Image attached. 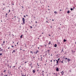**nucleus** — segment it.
I'll return each instance as SVG.
<instances>
[{
	"label": "nucleus",
	"instance_id": "1",
	"mask_svg": "<svg viewBox=\"0 0 76 76\" xmlns=\"http://www.w3.org/2000/svg\"><path fill=\"white\" fill-rule=\"evenodd\" d=\"M22 20H23V24H25V19L24 18H22Z\"/></svg>",
	"mask_w": 76,
	"mask_h": 76
},
{
	"label": "nucleus",
	"instance_id": "2",
	"mask_svg": "<svg viewBox=\"0 0 76 76\" xmlns=\"http://www.w3.org/2000/svg\"><path fill=\"white\" fill-rule=\"evenodd\" d=\"M67 60L68 61H71V59H70L69 58L67 59V58H65V59L66 60H67Z\"/></svg>",
	"mask_w": 76,
	"mask_h": 76
},
{
	"label": "nucleus",
	"instance_id": "3",
	"mask_svg": "<svg viewBox=\"0 0 76 76\" xmlns=\"http://www.w3.org/2000/svg\"><path fill=\"white\" fill-rule=\"evenodd\" d=\"M32 72L34 73H35V69H34L33 70Z\"/></svg>",
	"mask_w": 76,
	"mask_h": 76
},
{
	"label": "nucleus",
	"instance_id": "4",
	"mask_svg": "<svg viewBox=\"0 0 76 76\" xmlns=\"http://www.w3.org/2000/svg\"><path fill=\"white\" fill-rule=\"evenodd\" d=\"M48 45H51V42L50 41H49L48 43Z\"/></svg>",
	"mask_w": 76,
	"mask_h": 76
},
{
	"label": "nucleus",
	"instance_id": "5",
	"mask_svg": "<svg viewBox=\"0 0 76 76\" xmlns=\"http://www.w3.org/2000/svg\"><path fill=\"white\" fill-rule=\"evenodd\" d=\"M56 71H57V72H58L59 69H58V68H56Z\"/></svg>",
	"mask_w": 76,
	"mask_h": 76
},
{
	"label": "nucleus",
	"instance_id": "6",
	"mask_svg": "<svg viewBox=\"0 0 76 76\" xmlns=\"http://www.w3.org/2000/svg\"><path fill=\"white\" fill-rule=\"evenodd\" d=\"M37 53H39V51H38V50H37V51L36 52V54H37Z\"/></svg>",
	"mask_w": 76,
	"mask_h": 76
},
{
	"label": "nucleus",
	"instance_id": "7",
	"mask_svg": "<svg viewBox=\"0 0 76 76\" xmlns=\"http://www.w3.org/2000/svg\"><path fill=\"white\" fill-rule=\"evenodd\" d=\"M3 51V49H1V48H0V51Z\"/></svg>",
	"mask_w": 76,
	"mask_h": 76
},
{
	"label": "nucleus",
	"instance_id": "8",
	"mask_svg": "<svg viewBox=\"0 0 76 76\" xmlns=\"http://www.w3.org/2000/svg\"><path fill=\"white\" fill-rule=\"evenodd\" d=\"M62 73H61V74L62 76H63V75H64V72H63V71H62Z\"/></svg>",
	"mask_w": 76,
	"mask_h": 76
},
{
	"label": "nucleus",
	"instance_id": "9",
	"mask_svg": "<svg viewBox=\"0 0 76 76\" xmlns=\"http://www.w3.org/2000/svg\"><path fill=\"white\" fill-rule=\"evenodd\" d=\"M54 47H57V44H55L54 45Z\"/></svg>",
	"mask_w": 76,
	"mask_h": 76
},
{
	"label": "nucleus",
	"instance_id": "10",
	"mask_svg": "<svg viewBox=\"0 0 76 76\" xmlns=\"http://www.w3.org/2000/svg\"><path fill=\"white\" fill-rule=\"evenodd\" d=\"M15 50H13V52H12V53H15Z\"/></svg>",
	"mask_w": 76,
	"mask_h": 76
},
{
	"label": "nucleus",
	"instance_id": "11",
	"mask_svg": "<svg viewBox=\"0 0 76 76\" xmlns=\"http://www.w3.org/2000/svg\"><path fill=\"white\" fill-rule=\"evenodd\" d=\"M64 42H66L67 41V40L65 39H64Z\"/></svg>",
	"mask_w": 76,
	"mask_h": 76
},
{
	"label": "nucleus",
	"instance_id": "12",
	"mask_svg": "<svg viewBox=\"0 0 76 76\" xmlns=\"http://www.w3.org/2000/svg\"><path fill=\"white\" fill-rule=\"evenodd\" d=\"M54 13H55V14H57V12H56V11H55L54 12Z\"/></svg>",
	"mask_w": 76,
	"mask_h": 76
},
{
	"label": "nucleus",
	"instance_id": "13",
	"mask_svg": "<svg viewBox=\"0 0 76 76\" xmlns=\"http://www.w3.org/2000/svg\"><path fill=\"white\" fill-rule=\"evenodd\" d=\"M56 63H57V65H58V61H57L56 62Z\"/></svg>",
	"mask_w": 76,
	"mask_h": 76
},
{
	"label": "nucleus",
	"instance_id": "14",
	"mask_svg": "<svg viewBox=\"0 0 76 76\" xmlns=\"http://www.w3.org/2000/svg\"><path fill=\"white\" fill-rule=\"evenodd\" d=\"M70 13V11H67V13Z\"/></svg>",
	"mask_w": 76,
	"mask_h": 76
},
{
	"label": "nucleus",
	"instance_id": "15",
	"mask_svg": "<svg viewBox=\"0 0 76 76\" xmlns=\"http://www.w3.org/2000/svg\"><path fill=\"white\" fill-rule=\"evenodd\" d=\"M30 53H32V54H33V52H32V51H31L30 52Z\"/></svg>",
	"mask_w": 76,
	"mask_h": 76
},
{
	"label": "nucleus",
	"instance_id": "16",
	"mask_svg": "<svg viewBox=\"0 0 76 76\" xmlns=\"http://www.w3.org/2000/svg\"><path fill=\"white\" fill-rule=\"evenodd\" d=\"M6 70H5L4 71H3V72H4L5 73V72H6Z\"/></svg>",
	"mask_w": 76,
	"mask_h": 76
},
{
	"label": "nucleus",
	"instance_id": "17",
	"mask_svg": "<svg viewBox=\"0 0 76 76\" xmlns=\"http://www.w3.org/2000/svg\"><path fill=\"white\" fill-rule=\"evenodd\" d=\"M22 36H23V35H22L20 37V38H22Z\"/></svg>",
	"mask_w": 76,
	"mask_h": 76
},
{
	"label": "nucleus",
	"instance_id": "18",
	"mask_svg": "<svg viewBox=\"0 0 76 76\" xmlns=\"http://www.w3.org/2000/svg\"><path fill=\"white\" fill-rule=\"evenodd\" d=\"M70 10H72H72H73V8H71Z\"/></svg>",
	"mask_w": 76,
	"mask_h": 76
},
{
	"label": "nucleus",
	"instance_id": "19",
	"mask_svg": "<svg viewBox=\"0 0 76 76\" xmlns=\"http://www.w3.org/2000/svg\"><path fill=\"white\" fill-rule=\"evenodd\" d=\"M61 62L62 63H63V64H64V63H63V61H61Z\"/></svg>",
	"mask_w": 76,
	"mask_h": 76
},
{
	"label": "nucleus",
	"instance_id": "20",
	"mask_svg": "<svg viewBox=\"0 0 76 76\" xmlns=\"http://www.w3.org/2000/svg\"><path fill=\"white\" fill-rule=\"evenodd\" d=\"M3 45H4V44H2L1 45L2 46H3Z\"/></svg>",
	"mask_w": 76,
	"mask_h": 76
},
{
	"label": "nucleus",
	"instance_id": "21",
	"mask_svg": "<svg viewBox=\"0 0 76 76\" xmlns=\"http://www.w3.org/2000/svg\"><path fill=\"white\" fill-rule=\"evenodd\" d=\"M0 56H2V53H0Z\"/></svg>",
	"mask_w": 76,
	"mask_h": 76
},
{
	"label": "nucleus",
	"instance_id": "22",
	"mask_svg": "<svg viewBox=\"0 0 76 76\" xmlns=\"http://www.w3.org/2000/svg\"><path fill=\"white\" fill-rule=\"evenodd\" d=\"M59 60H60V58H59L58 60V61H59Z\"/></svg>",
	"mask_w": 76,
	"mask_h": 76
},
{
	"label": "nucleus",
	"instance_id": "23",
	"mask_svg": "<svg viewBox=\"0 0 76 76\" xmlns=\"http://www.w3.org/2000/svg\"><path fill=\"white\" fill-rule=\"evenodd\" d=\"M22 76H26V75H22Z\"/></svg>",
	"mask_w": 76,
	"mask_h": 76
},
{
	"label": "nucleus",
	"instance_id": "24",
	"mask_svg": "<svg viewBox=\"0 0 76 76\" xmlns=\"http://www.w3.org/2000/svg\"><path fill=\"white\" fill-rule=\"evenodd\" d=\"M5 42V41H4V42H3V44H4Z\"/></svg>",
	"mask_w": 76,
	"mask_h": 76
},
{
	"label": "nucleus",
	"instance_id": "25",
	"mask_svg": "<svg viewBox=\"0 0 76 76\" xmlns=\"http://www.w3.org/2000/svg\"><path fill=\"white\" fill-rule=\"evenodd\" d=\"M26 16L25 15H24V18H26Z\"/></svg>",
	"mask_w": 76,
	"mask_h": 76
},
{
	"label": "nucleus",
	"instance_id": "26",
	"mask_svg": "<svg viewBox=\"0 0 76 76\" xmlns=\"http://www.w3.org/2000/svg\"><path fill=\"white\" fill-rule=\"evenodd\" d=\"M4 76H8L7 75H4Z\"/></svg>",
	"mask_w": 76,
	"mask_h": 76
},
{
	"label": "nucleus",
	"instance_id": "27",
	"mask_svg": "<svg viewBox=\"0 0 76 76\" xmlns=\"http://www.w3.org/2000/svg\"><path fill=\"white\" fill-rule=\"evenodd\" d=\"M48 52H50V50H48Z\"/></svg>",
	"mask_w": 76,
	"mask_h": 76
},
{
	"label": "nucleus",
	"instance_id": "28",
	"mask_svg": "<svg viewBox=\"0 0 76 76\" xmlns=\"http://www.w3.org/2000/svg\"><path fill=\"white\" fill-rule=\"evenodd\" d=\"M8 49H10V47H8Z\"/></svg>",
	"mask_w": 76,
	"mask_h": 76
},
{
	"label": "nucleus",
	"instance_id": "29",
	"mask_svg": "<svg viewBox=\"0 0 76 76\" xmlns=\"http://www.w3.org/2000/svg\"><path fill=\"white\" fill-rule=\"evenodd\" d=\"M42 75H44V73H42Z\"/></svg>",
	"mask_w": 76,
	"mask_h": 76
},
{
	"label": "nucleus",
	"instance_id": "30",
	"mask_svg": "<svg viewBox=\"0 0 76 76\" xmlns=\"http://www.w3.org/2000/svg\"><path fill=\"white\" fill-rule=\"evenodd\" d=\"M30 28H32V26H30Z\"/></svg>",
	"mask_w": 76,
	"mask_h": 76
},
{
	"label": "nucleus",
	"instance_id": "31",
	"mask_svg": "<svg viewBox=\"0 0 76 76\" xmlns=\"http://www.w3.org/2000/svg\"><path fill=\"white\" fill-rule=\"evenodd\" d=\"M11 47H12V48H13V46H12Z\"/></svg>",
	"mask_w": 76,
	"mask_h": 76
},
{
	"label": "nucleus",
	"instance_id": "32",
	"mask_svg": "<svg viewBox=\"0 0 76 76\" xmlns=\"http://www.w3.org/2000/svg\"><path fill=\"white\" fill-rule=\"evenodd\" d=\"M22 9H23V7L22 6Z\"/></svg>",
	"mask_w": 76,
	"mask_h": 76
},
{
	"label": "nucleus",
	"instance_id": "33",
	"mask_svg": "<svg viewBox=\"0 0 76 76\" xmlns=\"http://www.w3.org/2000/svg\"><path fill=\"white\" fill-rule=\"evenodd\" d=\"M26 63H27V62L26 61L24 63L25 64Z\"/></svg>",
	"mask_w": 76,
	"mask_h": 76
},
{
	"label": "nucleus",
	"instance_id": "34",
	"mask_svg": "<svg viewBox=\"0 0 76 76\" xmlns=\"http://www.w3.org/2000/svg\"><path fill=\"white\" fill-rule=\"evenodd\" d=\"M44 71H42V73H44Z\"/></svg>",
	"mask_w": 76,
	"mask_h": 76
},
{
	"label": "nucleus",
	"instance_id": "35",
	"mask_svg": "<svg viewBox=\"0 0 76 76\" xmlns=\"http://www.w3.org/2000/svg\"><path fill=\"white\" fill-rule=\"evenodd\" d=\"M61 10H60V12H61Z\"/></svg>",
	"mask_w": 76,
	"mask_h": 76
},
{
	"label": "nucleus",
	"instance_id": "36",
	"mask_svg": "<svg viewBox=\"0 0 76 76\" xmlns=\"http://www.w3.org/2000/svg\"><path fill=\"white\" fill-rule=\"evenodd\" d=\"M46 62H47V59H46Z\"/></svg>",
	"mask_w": 76,
	"mask_h": 76
},
{
	"label": "nucleus",
	"instance_id": "37",
	"mask_svg": "<svg viewBox=\"0 0 76 76\" xmlns=\"http://www.w3.org/2000/svg\"><path fill=\"white\" fill-rule=\"evenodd\" d=\"M37 65H38V66H39V65H38V64H37Z\"/></svg>",
	"mask_w": 76,
	"mask_h": 76
},
{
	"label": "nucleus",
	"instance_id": "38",
	"mask_svg": "<svg viewBox=\"0 0 76 76\" xmlns=\"http://www.w3.org/2000/svg\"><path fill=\"white\" fill-rule=\"evenodd\" d=\"M17 44H18V42H17Z\"/></svg>",
	"mask_w": 76,
	"mask_h": 76
},
{
	"label": "nucleus",
	"instance_id": "39",
	"mask_svg": "<svg viewBox=\"0 0 76 76\" xmlns=\"http://www.w3.org/2000/svg\"><path fill=\"white\" fill-rule=\"evenodd\" d=\"M42 34H44V33H43V32L42 33Z\"/></svg>",
	"mask_w": 76,
	"mask_h": 76
},
{
	"label": "nucleus",
	"instance_id": "40",
	"mask_svg": "<svg viewBox=\"0 0 76 76\" xmlns=\"http://www.w3.org/2000/svg\"><path fill=\"white\" fill-rule=\"evenodd\" d=\"M62 51H63V49L62 50Z\"/></svg>",
	"mask_w": 76,
	"mask_h": 76
},
{
	"label": "nucleus",
	"instance_id": "41",
	"mask_svg": "<svg viewBox=\"0 0 76 76\" xmlns=\"http://www.w3.org/2000/svg\"><path fill=\"white\" fill-rule=\"evenodd\" d=\"M51 56H53V54H51Z\"/></svg>",
	"mask_w": 76,
	"mask_h": 76
},
{
	"label": "nucleus",
	"instance_id": "42",
	"mask_svg": "<svg viewBox=\"0 0 76 76\" xmlns=\"http://www.w3.org/2000/svg\"><path fill=\"white\" fill-rule=\"evenodd\" d=\"M9 12H10V10L9 11Z\"/></svg>",
	"mask_w": 76,
	"mask_h": 76
},
{
	"label": "nucleus",
	"instance_id": "43",
	"mask_svg": "<svg viewBox=\"0 0 76 76\" xmlns=\"http://www.w3.org/2000/svg\"><path fill=\"white\" fill-rule=\"evenodd\" d=\"M40 60H41V61H42V59H41Z\"/></svg>",
	"mask_w": 76,
	"mask_h": 76
},
{
	"label": "nucleus",
	"instance_id": "44",
	"mask_svg": "<svg viewBox=\"0 0 76 76\" xmlns=\"http://www.w3.org/2000/svg\"><path fill=\"white\" fill-rule=\"evenodd\" d=\"M50 28H52V26H50Z\"/></svg>",
	"mask_w": 76,
	"mask_h": 76
},
{
	"label": "nucleus",
	"instance_id": "45",
	"mask_svg": "<svg viewBox=\"0 0 76 76\" xmlns=\"http://www.w3.org/2000/svg\"><path fill=\"white\" fill-rule=\"evenodd\" d=\"M49 36H51V35H50V34H49Z\"/></svg>",
	"mask_w": 76,
	"mask_h": 76
},
{
	"label": "nucleus",
	"instance_id": "46",
	"mask_svg": "<svg viewBox=\"0 0 76 76\" xmlns=\"http://www.w3.org/2000/svg\"><path fill=\"white\" fill-rule=\"evenodd\" d=\"M73 8L75 9V7H73Z\"/></svg>",
	"mask_w": 76,
	"mask_h": 76
},
{
	"label": "nucleus",
	"instance_id": "47",
	"mask_svg": "<svg viewBox=\"0 0 76 76\" xmlns=\"http://www.w3.org/2000/svg\"><path fill=\"white\" fill-rule=\"evenodd\" d=\"M50 61H51V62H52V60H51Z\"/></svg>",
	"mask_w": 76,
	"mask_h": 76
},
{
	"label": "nucleus",
	"instance_id": "48",
	"mask_svg": "<svg viewBox=\"0 0 76 76\" xmlns=\"http://www.w3.org/2000/svg\"><path fill=\"white\" fill-rule=\"evenodd\" d=\"M6 15H7V13H6Z\"/></svg>",
	"mask_w": 76,
	"mask_h": 76
},
{
	"label": "nucleus",
	"instance_id": "49",
	"mask_svg": "<svg viewBox=\"0 0 76 76\" xmlns=\"http://www.w3.org/2000/svg\"><path fill=\"white\" fill-rule=\"evenodd\" d=\"M61 73H63V72H61Z\"/></svg>",
	"mask_w": 76,
	"mask_h": 76
},
{
	"label": "nucleus",
	"instance_id": "50",
	"mask_svg": "<svg viewBox=\"0 0 76 76\" xmlns=\"http://www.w3.org/2000/svg\"><path fill=\"white\" fill-rule=\"evenodd\" d=\"M31 68H33V67L32 66H31Z\"/></svg>",
	"mask_w": 76,
	"mask_h": 76
},
{
	"label": "nucleus",
	"instance_id": "51",
	"mask_svg": "<svg viewBox=\"0 0 76 76\" xmlns=\"http://www.w3.org/2000/svg\"><path fill=\"white\" fill-rule=\"evenodd\" d=\"M47 23H48V21H46Z\"/></svg>",
	"mask_w": 76,
	"mask_h": 76
},
{
	"label": "nucleus",
	"instance_id": "52",
	"mask_svg": "<svg viewBox=\"0 0 76 76\" xmlns=\"http://www.w3.org/2000/svg\"><path fill=\"white\" fill-rule=\"evenodd\" d=\"M14 42H13V44H14Z\"/></svg>",
	"mask_w": 76,
	"mask_h": 76
},
{
	"label": "nucleus",
	"instance_id": "53",
	"mask_svg": "<svg viewBox=\"0 0 76 76\" xmlns=\"http://www.w3.org/2000/svg\"><path fill=\"white\" fill-rule=\"evenodd\" d=\"M56 61H57V60H56Z\"/></svg>",
	"mask_w": 76,
	"mask_h": 76
},
{
	"label": "nucleus",
	"instance_id": "54",
	"mask_svg": "<svg viewBox=\"0 0 76 76\" xmlns=\"http://www.w3.org/2000/svg\"><path fill=\"white\" fill-rule=\"evenodd\" d=\"M52 21H54V20L53 19L52 20Z\"/></svg>",
	"mask_w": 76,
	"mask_h": 76
},
{
	"label": "nucleus",
	"instance_id": "55",
	"mask_svg": "<svg viewBox=\"0 0 76 76\" xmlns=\"http://www.w3.org/2000/svg\"><path fill=\"white\" fill-rule=\"evenodd\" d=\"M35 23H37V22L36 21V22H35Z\"/></svg>",
	"mask_w": 76,
	"mask_h": 76
},
{
	"label": "nucleus",
	"instance_id": "56",
	"mask_svg": "<svg viewBox=\"0 0 76 76\" xmlns=\"http://www.w3.org/2000/svg\"><path fill=\"white\" fill-rule=\"evenodd\" d=\"M33 58H34L35 57L34 56V57H33Z\"/></svg>",
	"mask_w": 76,
	"mask_h": 76
},
{
	"label": "nucleus",
	"instance_id": "57",
	"mask_svg": "<svg viewBox=\"0 0 76 76\" xmlns=\"http://www.w3.org/2000/svg\"><path fill=\"white\" fill-rule=\"evenodd\" d=\"M3 5H4H4H5L4 4H3Z\"/></svg>",
	"mask_w": 76,
	"mask_h": 76
},
{
	"label": "nucleus",
	"instance_id": "58",
	"mask_svg": "<svg viewBox=\"0 0 76 76\" xmlns=\"http://www.w3.org/2000/svg\"><path fill=\"white\" fill-rule=\"evenodd\" d=\"M13 67H15V66H13Z\"/></svg>",
	"mask_w": 76,
	"mask_h": 76
},
{
	"label": "nucleus",
	"instance_id": "59",
	"mask_svg": "<svg viewBox=\"0 0 76 76\" xmlns=\"http://www.w3.org/2000/svg\"><path fill=\"white\" fill-rule=\"evenodd\" d=\"M53 61L55 62V60H54Z\"/></svg>",
	"mask_w": 76,
	"mask_h": 76
},
{
	"label": "nucleus",
	"instance_id": "60",
	"mask_svg": "<svg viewBox=\"0 0 76 76\" xmlns=\"http://www.w3.org/2000/svg\"><path fill=\"white\" fill-rule=\"evenodd\" d=\"M1 22H2V20H1Z\"/></svg>",
	"mask_w": 76,
	"mask_h": 76
},
{
	"label": "nucleus",
	"instance_id": "61",
	"mask_svg": "<svg viewBox=\"0 0 76 76\" xmlns=\"http://www.w3.org/2000/svg\"><path fill=\"white\" fill-rule=\"evenodd\" d=\"M16 16H15L14 17V18H16Z\"/></svg>",
	"mask_w": 76,
	"mask_h": 76
},
{
	"label": "nucleus",
	"instance_id": "62",
	"mask_svg": "<svg viewBox=\"0 0 76 76\" xmlns=\"http://www.w3.org/2000/svg\"><path fill=\"white\" fill-rule=\"evenodd\" d=\"M26 16H28V15H26Z\"/></svg>",
	"mask_w": 76,
	"mask_h": 76
},
{
	"label": "nucleus",
	"instance_id": "63",
	"mask_svg": "<svg viewBox=\"0 0 76 76\" xmlns=\"http://www.w3.org/2000/svg\"><path fill=\"white\" fill-rule=\"evenodd\" d=\"M46 55H47V53H46Z\"/></svg>",
	"mask_w": 76,
	"mask_h": 76
},
{
	"label": "nucleus",
	"instance_id": "64",
	"mask_svg": "<svg viewBox=\"0 0 76 76\" xmlns=\"http://www.w3.org/2000/svg\"><path fill=\"white\" fill-rule=\"evenodd\" d=\"M48 10H50V9H49Z\"/></svg>",
	"mask_w": 76,
	"mask_h": 76
}]
</instances>
